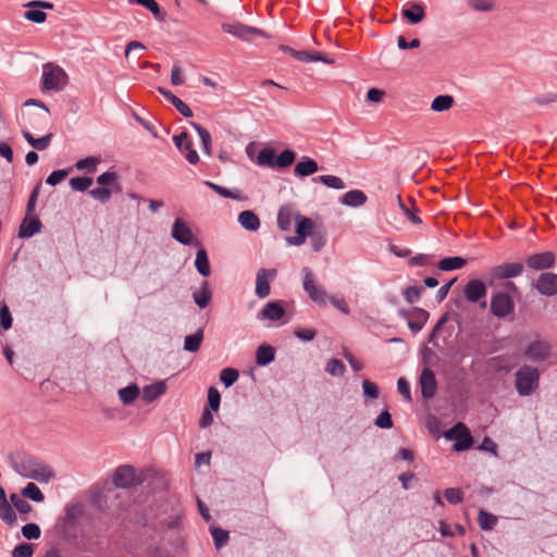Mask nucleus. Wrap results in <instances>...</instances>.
Listing matches in <instances>:
<instances>
[{
  "label": "nucleus",
  "mask_w": 557,
  "mask_h": 557,
  "mask_svg": "<svg viewBox=\"0 0 557 557\" xmlns=\"http://www.w3.org/2000/svg\"><path fill=\"white\" fill-rule=\"evenodd\" d=\"M94 181L91 177H72L70 180V186L75 191H85L87 190L91 185Z\"/></svg>",
  "instance_id": "43"
},
{
  "label": "nucleus",
  "mask_w": 557,
  "mask_h": 557,
  "mask_svg": "<svg viewBox=\"0 0 557 557\" xmlns=\"http://www.w3.org/2000/svg\"><path fill=\"white\" fill-rule=\"evenodd\" d=\"M276 153L273 148H263L257 156L256 163L260 166L275 168Z\"/></svg>",
  "instance_id": "32"
},
{
  "label": "nucleus",
  "mask_w": 557,
  "mask_h": 557,
  "mask_svg": "<svg viewBox=\"0 0 557 557\" xmlns=\"http://www.w3.org/2000/svg\"><path fill=\"white\" fill-rule=\"evenodd\" d=\"M444 495H445V498L450 504H455V505L461 503L463 499V494L460 488H455V487L446 488Z\"/></svg>",
  "instance_id": "55"
},
{
  "label": "nucleus",
  "mask_w": 557,
  "mask_h": 557,
  "mask_svg": "<svg viewBox=\"0 0 557 557\" xmlns=\"http://www.w3.org/2000/svg\"><path fill=\"white\" fill-rule=\"evenodd\" d=\"M100 162V158L98 157H87L85 159H81L75 163V168L79 171L86 170L88 173H95L96 166Z\"/></svg>",
  "instance_id": "40"
},
{
  "label": "nucleus",
  "mask_w": 557,
  "mask_h": 557,
  "mask_svg": "<svg viewBox=\"0 0 557 557\" xmlns=\"http://www.w3.org/2000/svg\"><path fill=\"white\" fill-rule=\"evenodd\" d=\"M403 15L410 23L418 24L424 18L425 12L422 4L411 3L410 8L403 9Z\"/></svg>",
  "instance_id": "29"
},
{
  "label": "nucleus",
  "mask_w": 557,
  "mask_h": 557,
  "mask_svg": "<svg viewBox=\"0 0 557 557\" xmlns=\"http://www.w3.org/2000/svg\"><path fill=\"white\" fill-rule=\"evenodd\" d=\"M12 467L20 475L40 483H48L54 478L53 471L47 465L22 454H17L12 458Z\"/></svg>",
  "instance_id": "1"
},
{
  "label": "nucleus",
  "mask_w": 557,
  "mask_h": 557,
  "mask_svg": "<svg viewBox=\"0 0 557 557\" xmlns=\"http://www.w3.org/2000/svg\"><path fill=\"white\" fill-rule=\"evenodd\" d=\"M296 154L293 150L285 149L276 156L275 168H287L294 163Z\"/></svg>",
  "instance_id": "42"
},
{
  "label": "nucleus",
  "mask_w": 557,
  "mask_h": 557,
  "mask_svg": "<svg viewBox=\"0 0 557 557\" xmlns=\"http://www.w3.org/2000/svg\"><path fill=\"white\" fill-rule=\"evenodd\" d=\"M421 292H422L421 287H417V286L408 287L404 292L405 299L409 304H413L419 300V298L421 296Z\"/></svg>",
  "instance_id": "64"
},
{
  "label": "nucleus",
  "mask_w": 557,
  "mask_h": 557,
  "mask_svg": "<svg viewBox=\"0 0 557 557\" xmlns=\"http://www.w3.org/2000/svg\"><path fill=\"white\" fill-rule=\"evenodd\" d=\"M275 350L270 345H261L256 351V363L265 367L274 360Z\"/></svg>",
  "instance_id": "28"
},
{
  "label": "nucleus",
  "mask_w": 557,
  "mask_h": 557,
  "mask_svg": "<svg viewBox=\"0 0 557 557\" xmlns=\"http://www.w3.org/2000/svg\"><path fill=\"white\" fill-rule=\"evenodd\" d=\"M222 29L225 33L245 41L249 40L251 36L267 37V34L262 29L242 23H223Z\"/></svg>",
  "instance_id": "8"
},
{
  "label": "nucleus",
  "mask_w": 557,
  "mask_h": 557,
  "mask_svg": "<svg viewBox=\"0 0 557 557\" xmlns=\"http://www.w3.org/2000/svg\"><path fill=\"white\" fill-rule=\"evenodd\" d=\"M374 423L381 429H391L393 426L391 413L386 410L382 411L375 419Z\"/></svg>",
  "instance_id": "61"
},
{
  "label": "nucleus",
  "mask_w": 557,
  "mask_h": 557,
  "mask_svg": "<svg viewBox=\"0 0 557 557\" xmlns=\"http://www.w3.org/2000/svg\"><path fill=\"white\" fill-rule=\"evenodd\" d=\"M128 2L147 8L156 17L160 14V7L154 0H128Z\"/></svg>",
  "instance_id": "59"
},
{
  "label": "nucleus",
  "mask_w": 557,
  "mask_h": 557,
  "mask_svg": "<svg viewBox=\"0 0 557 557\" xmlns=\"http://www.w3.org/2000/svg\"><path fill=\"white\" fill-rule=\"evenodd\" d=\"M314 182H320L329 188L333 189H344L345 183L343 180L335 175H321L313 178Z\"/></svg>",
  "instance_id": "36"
},
{
  "label": "nucleus",
  "mask_w": 557,
  "mask_h": 557,
  "mask_svg": "<svg viewBox=\"0 0 557 557\" xmlns=\"http://www.w3.org/2000/svg\"><path fill=\"white\" fill-rule=\"evenodd\" d=\"M341 202L347 207H361L367 202V195L359 189L347 191Z\"/></svg>",
  "instance_id": "25"
},
{
  "label": "nucleus",
  "mask_w": 557,
  "mask_h": 557,
  "mask_svg": "<svg viewBox=\"0 0 557 557\" xmlns=\"http://www.w3.org/2000/svg\"><path fill=\"white\" fill-rule=\"evenodd\" d=\"M325 371L332 376H343L346 367L339 359H330L325 366Z\"/></svg>",
  "instance_id": "41"
},
{
  "label": "nucleus",
  "mask_w": 557,
  "mask_h": 557,
  "mask_svg": "<svg viewBox=\"0 0 557 557\" xmlns=\"http://www.w3.org/2000/svg\"><path fill=\"white\" fill-rule=\"evenodd\" d=\"M0 518L9 524L16 520L15 512L7 499L0 502Z\"/></svg>",
  "instance_id": "44"
},
{
  "label": "nucleus",
  "mask_w": 557,
  "mask_h": 557,
  "mask_svg": "<svg viewBox=\"0 0 557 557\" xmlns=\"http://www.w3.org/2000/svg\"><path fill=\"white\" fill-rule=\"evenodd\" d=\"M211 298L212 290L208 281H203L200 288L193 293V299L200 309L208 307Z\"/></svg>",
  "instance_id": "21"
},
{
  "label": "nucleus",
  "mask_w": 557,
  "mask_h": 557,
  "mask_svg": "<svg viewBox=\"0 0 557 557\" xmlns=\"http://www.w3.org/2000/svg\"><path fill=\"white\" fill-rule=\"evenodd\" d=\"M203 339V331L200 329L191 335H187L184 341V349L190 352L199 350Z\"/></svg>",
  "instance_id": "34"
},
{
  "label": "nucleus",
  "mask_w": 557,
  "mask_h": 557,
  "mask_svg": "<svg viewBox=\"0 0 557 557\" xmlns=\"http://www.w3.org/2000/svg\"><path fill=\"white\" fill-rule=\"evenodd\" d=\"M117 395L123 405H131L140 395V389L136 383H131L126 387L120 388Z\"/></svg>",
  "instance_id": "27"
},
{
  "label": "nucleus",
  "mask_w": 557,
  "mask_h": 557,
  "mask_svg": "<svg viewBox=\"0 0 557 557\" xmlns=\"http://www.w3.org/2000/svg\"><path fill=\"white\" fill-rule=\"evenodd\" d=\"M41 82L44 90L60 91L66 86L69 76L61 66L47 63L42 67Z\"/></svg>",
  "instance_id": "3"
},
{
  "label": "nucleus",
  "mask_w": 557,
  "mask_h": 557,
  "mask_svg": "<svg viewBox=\"0 0 557 557\" xmlns=\"http://www.w3.org/2000/svg\"><path fill=\"white\" fill-rule=\"evenodd\" d=\"M454 106V98L449 95H440L431 103V109L435 112H444Z\"/></svg>",
  "instance_id": "35"
},
{
  "label": "nucleus",
  "mask_w": 557,
  "mask_h": 557,
  "mask_svg": "<svg viewBox=\"0 0 557 557\" xmlns=\"http://www.w3.org/2000/svg\"><path fill=\"white\" fill-rule=\"evenodd\" d=\"M516 389L520 396L532 395L540 385V372L531 366H523L516 372Z\"/></svg>",
  "instance_id": "2"
},
{
  "label": "nucleus",
  "mask_w": 557,
  "mask_h": 557,
  "mask_svg": "<svg viewBox=\"0 0 557 557\" xmlns=\"http://www.w3.org/2000/svg\"><path fill=\"white\" fill-rule=\"evenodd\" d=\"M293 213L289 208H281L277 214V225L282 231H288L292 226Z\"/></svg>",
  "instance_id": "39"
},
{
  "label": "nucleus",
  "mask_w": 557,
  "mask_h": 557,
  "mask_svg": "<svg viewBox=\"0 0 557 557\" xmlns=\"http://www.w3.org/2000/svg\"><path fill=\"white\" fill-rule=\"evenodd\" d=\"M419 382L422 397L425 399L432 398L436 392V380L434 372L429 368H424L421 372Z\"/></svg>",
  "instance_id": "17"
},
{
  "label": "nucleus",
  "mask_w": 557,
  "mask_h": 557,
  "mask_svg": "<svg viewBox=\"0 0 557 557\" xmlns=\"http://www.w3.org/2000/svg\"><path fill=\"white\" fill-rule=\"evenodd\" d=\"M12 505L21 512L28 513L32 510V506L21 496L16 494H12L11 497Z\"/></svg>",
  "instance_id": "52"
},
{
  "label": "nucleus",
  "mask_w": 557,
  "mask_h": 557,
  "mask_svg": "<svg viewBox=\"0 0 557 557\" xmlns=\"http://www.w3.org/2000/svg\"><path fill=\"white\" fill-rule=\"evenodd\" d=\"M238 371L232 368H225L220 373V381L226 386H232L238 379Z\"/></svg>",
  "instance_id": "46"
},
{
  "label": "nucleus",
  "mask_w": 557,
  "mask_h": 557,
  "mask_svg": "<svg viewBox=\"0 0 557 557\" xmlns=\"http://www.w3.org/2000/svg\"><path fill=\"white\" fill-rule=\"evenodd\" d=\"M69 175V171L67 170H57V171H53L46 180V183L51 185V186H55L58 185L59 183H61L63 180H65V177Z\"/></svg>",
  "instance_id": "60"
},
{
  "label": "nucleus",
  "mask_w": 557,
  "mask_h": 557,
  "mask_svg": "<svg viewBox=\"0 0 557 557\" xmlns=\"http://www.w3.org/2000/svg\"><path fill=\"white\" fill-rule=\"evenodd\" d=\"M319 166L317 161L309 157H302L301 160L295 165L294 174L298 177L309 176L318 172Z\"/></svg>",
  "instance_id": "22"
},
{
  "label": "nucleus",
  "mask_w": 557,
  "mask_h": 557,
  "mask_svg": "<svg viewBox=\"0 0 557 557\" xmlns=\"http://www.w3.org/2000/svg\"><path fill=\"white\" fill-rule=\"evenodd\" d=\"M524 271V265L521 262H506L494 267L491 270V275L495 280H508L520 276Z\"/></svg>",
  "instance_id": "12"
},
{
  "label": "nucleus",
  "mask_w": 557,
  "mask_h": 557,
  "mask_svg": "<svg viewBox=\"0 0 557 557\" xmlns=\"http://www.w3.org/2000/svg\"><path fill=\"white\" fill-rule=\"evenodd\" d=\"M418 318L421 320L420 322L408 321V326L413 333H418L422 330L424 322L426 321L429 313L423 309H418Z\"/></svg>",
  "instance_id": "53"
},
{
  "label": "nucleus",
  "mask_w": 557,
  "mask_h": 557,
  "mask_svg": "<svg viewBox=\"0 0 557 557\" xmlns=\"http://www.w3.org/2000/svg\"><path fill=\"white\" fill-rule=\"evenodd\" d=\"M22 534L27 540H37L40 537L41 531L36 523H26L22 528Z\"/></svg>",
  "instance_id": "51"
},
{
  "label": "nucleus",
  "mask_w": 557,
  "mask_h": 557,
  "mask_svg": "<svg viewBox=\"0 0 557 557\" xmlns=\"http://www.w3.org/2000/svg\"><path fill=\"white\" fill-rule=\"evenodd\" d=\"M487 288L485 284L478 278L470 280L463 289V294L466 299L469 302H478L480 299L484 298L486 296Z\"/></svg>",
  "instance_id": "16"
},
{
  "label": "nucleus",
  "mask_w": 557,
  "mask_h": 557,
  "mask_svg": "<svg viewBox=\"0 0 557 557\" xmlns=\"http://www.w3.org/2000/svg\"><path fill=\"white\" fill-rule=\"evenodd\" d=\"M552 346L546 341L536 339L528 345L524 357L533 362L545 361L550 355Z\"/></svg>",
  "instance_id": "9"
},
{
  "label": "nucleus",
  "mask_w": 557,
  "mask_h": 557,
  "mask_svg": "<svg viewBox=\"0 0 557 557\" xmlns=\"http://www.w3.org/2000/svg\"><path fill=\"white\" fill-rule=\"evenodd\" d=\"M173 141L177 149L185 153V158L190 164H196L199 161V156L193 148V141L190 140L187 133L183 132L178 135H175L173 137Z\"/></svg>",
  "instance_id": "14"
},
{
  "label": "nucleus",
  "mask_w": 557,
  "mask_h": 557,
  "mask_svg": "<svg viewBox=\"0 0 557 557\" xmlns=\"http://www.w3.org/2000/svg\"><path fill=\"white\" fill-rule=\"evenodd\" d=\"M33 554V546L26 543L18 544L13 550V557H32Z\"/></svg>",
  "instance_id": "62"
},
{
  "label": "nucleus",
  "mask_w": 557,
  "mask_h": 557,
  "mask_svg": "<svg viewBox=\"0 0 557 557\" xmlns=\"http://www.w3.org/2000/svg\"><path fill=\"white\" fill-rule=\"evenodd\" d=\"M211 535L216 548L223 547L228 541V532L221 528L211 529Z\"/></svg>",
  "instance_id": "49"
},
{
  "label": "nucleus",
  "mask_w": 557,
  "mask_h": 557,
  "mask_svg": "<svg viewBox=\"0 0 557 557\" xmlns=\"http://www.w3.org/2000/svg\"><path fill=\"white\" fill-rule=\"evenodd\" d=\"M171 236L178 243L187 246L200 247L201 243L195 237L189 224L181 219L176 218L171 230Z\"/></svg>",
  "instance_id": "5"
},
{
  "label": "nucleus",
  "mask_w": 557,
  "mask_h": 557,
  "mask_svg": "<svg viewBox=\"0 0 557 557\" xmlns=\"http://www.w3.org/2000/svg\"><path fill=\"white\" fill-rule=\"evenodd\" d=\"M23 137L26 139V141L35 149L37 150H45L47 149L52 139V134L49 133L40 138H35L28 131H22Z\"/></svg>",
  "instance_id": "30"
},
{
  "label": "nucleus",
  "mask_w": 557,
  "mask_h": 557,
  "mask_svg": "<svg viewBox=\"0 0 557 557\" xmlns=\"http://www.w3.org/2000/svg\"><path fill=\"white\" fill-rule=\"evenodd\" d=\"M515 310V302L507 293H495L491 299V311L497 318H505Z\"/></svg>",
  "instance_id": "7"
},
{
  "label": "nucleus",
  "mask_w": 557,
  "mask_h": 557,
  "mask_svg": "<svg viewBox=\"0 0 557 557\" xmlns=\"http://www.w3.org/2000/svg\"><path fill=\"white\" fill-rule=\"evenodd\" d=\"M276 276V270L260 269L256 277V295L265 298L270 295V281Z\"/></svg>",
  "instance_id": "15"
},
{
  "label": "nucleus",
  "mask_w": 557,
  "mask_h": 557,
  "mask_svg": "<svg viewBox=\"0 0 557 557\" xmlns=\"http://www.w3.org/2000/svg\"><path fill=\"white\" fill-rule=\"evenodd\" d=\"M310 243L313 251H320L326 244V237L323 233L314 232L310 236Z\"/></svg>",
  "instance_id": "54"
},
{
  "label": "nucleus",
  "mask_w": 557,
  "mask_h": 557,
  "mask_svg": "<svg viewBox=\"0 0 557 557\" xmlns=\"http://www.w3.org/2000/svg\"><path fill=\"white\" fill-rule=\"evenodd\" d=\"M478 521H479V525L481 527L482 530L490 531L497 523V518L494 515H492L483 509H480Z\"/></svg>",
  "instance_id": "38"
},
{
  "label": "nucleus",
  "mask_w": 557,
  "mask_h": 557,
  "mask_svg": "<svg viewBox=\"0 0 557 557\" xmlns=\"http://www.w3.org/2000/svg\"><path fill=\"white\" fill-rule=\"evenodd\" d=\"M41 230V222L38 216L24 218L18 228V236L21 238H29Z\"/></svg>",
  "instance_id": "19"
},
{
  "label": "nucleus",
  "mask_w": 557,
  "mask_h": 557,
  "mask_svg": "<svg viewBox=\"0 0 557 557\" xmlns=\"http://www.w3.org/2000/svg\"><path fill=\"white\" fill-rule=\"evenodd\" d=\"M165 392H166L165 382L158 381L153 384L146 385L143 388L141 397L146 404H150V403L157 400L158 398H160L162 395H164Z\"/></svg>",
  "instance_id": "20"
},
{
  "label": "nucleus",
  "mask_w": 557,
  "mask_h": 557,
  "mask_svg": "<svg viewBox=\"0 0 557 557\" xmlns=\"http://www.w3.org/2000/svg\"><path fill=\"white\" fill-rule=\"evenodd\" d=\"M302 274L304 289L308 294L309 298L317 304L325 305L329 297L325 290L315 283L312 271L306 267L302 269Z\"/></svg>",
  "instance_id": "6"
},
{
  "label": "nucleus",
  "mask_w": 557,
  "mask_h": 557,
  "mask_svg": "<svg viewBox=\"0 0 557 557\" xmlns=\"http://www.w3.org/2000/svg\"><path fill=\"white\" fill-rule=\"evenodd\" d=\"M469 5L480 12H488L493 10L495 0H468Z\"/></svg>",
  "instance_id": "50"
},
{
  "label": "nucleus",
  "mask_w": 557,
  "mask_h": 557,
  "mask_svg": "<svg viewBox=\"0 0 557 557\" xmlns=\"http://www.w3.org/2000/svg\"><path fill=\"white\" fill-rule=\"evenodd\" d=\"M197 248L198 251L196 253L195 267L200 275L208 277L211 273L208 253L202 245Z\"/></svg>",
  "instance_id": "24"
},
{
  "label": "nucleus",
  "mask_w": 557,
  "mask_h": 557,
  "mask_svg": "<svg viewBox=\"0 0 557 557\" xmlns=\"http://www.w3.org/2000/svg\"><path fill=\"white\" fill-rule=\"evenodd\" d=\"M447 440L455 441L454 450L462 451L469 449L473 444V438L469 429L462 422H458L445 433Z\"/></svg>",
  "instance_id": "4"
},
{
  "label": "nucleus",
  "mask_w": 557,
  "mask_h": 557,
  "mask_svg": "<svg viewBox=\"0 0 557 557\" xmlns=\"http://www.w3.org/2000/svg\"><path fill=\"white\" fill-rule=\"evenodd\" d=\"M295 219H296V233L297 234L308 237L314 233L313 222L310 218H306V216H301L300 214H297Z\"/></svg>",
  "instance_id": "33"
},
{
  "label": "nucleus",
  "mask_w": 557,
  "mask_h": 557,
  "mask_svg": "<svg viewBox=\"0 0 557 557\" xmlns=\"http://www.w3.org/2000/svg\"><path fill=\"white\" fill-rule=\"evenodd\" d=\"M24 17L34 23H44L47 18V14L39 8H28L24 13Z\"/></svg>",
  "instance_id": "48"
},
{
  "label": "nucleus",
  "mask_w": 557,
  "mask_h": 557,
  "mask_svg": "<svg viewBox=\"0 0 557 557\" xmlns=\"http://www.w3.org/2000/svg\"><path fill=\"white\" fill-rule=\"evenodd\" d=\"M90 195L100 202H107L111 197V190L107 187H97L90 190Z\"/></svg>",
  "instance_id": "58"
},
{
  "label": "nucleus",
  "mask_w": 557,
  "mask_h": 557,
  "mask_svg": "<svg viewBox=\"0 0 557 557\" xmlns=\"http://www.w3.org/2000/svg\"><path fill=\"white\" fill-rule=\"evenodd\" d=\"M534 287L544 296L552 297L557 295V274L544 272L539 275Z\"/></svg>",
  "instance_id": "13"
},
{
  "label": "nucleus",
  "mask_w": 557,
  "mask_h": 557,
  "mask_svg": "<svg viewBox=\"0 0 557 557\" xmlns=\"http://www.w3.org/2000/svg\"><path fill=\"white\" fill-rule=\"evenodd\" d=\"M22 496L37 503H40L45 499V496L40 488L35 483L32 482L26 484V486L22 490Z\"/></svg>",
  "instance_id": "37"
},
{
  "label": "nucleus",
  "mask_w": 557,
  "mask_h": 557,
  "mask_svg": "<svg viewBox=\"0 0 557 557\" xmlns=\"http://www.w3.org/2000/svg\"><path fill=\"white\" fill-rule=\"evenodd\" d=\"M362 389H363V395L367 398L375 399V398L379 397V388H377V386L373 382H371L369 380H364L363 381Z\"/></svg>",
  "instance_id": "57"
},
{
  "label": "nucleus",
  "mask_w": 557,
  "mask_h": 557,
  "mask_svg": "<svg viewBox=\"0 0 557 557\" xmlns=\"http://www.w3.org/2000/svg\"><path fill=\"white\" fill-rule=\"evenodd\" d=\"M112 481L116 487L121 488H128L139 483L135 469L132 466L117 467L114 471Z\"/></svg>",
  "instance_id": "11"
},
{
  "label": "nucleus",
  "mask_w": 557,
  "mask_h": 557,
  "mask_svg": "<svg viewBox=\"0 0 557 557\" xmlns=\"http://www.w3.org/2000/svg\"><path fill=\"white\" fill-rule=\"evenodd\" d=\"M0 323L3 330H9L12 326V317L7 305L0 307Z\"/></svg>",
  "instance_id": "63"
},
{
  "label": "nucleus",
  "mask_w": 557,
  "mask_h": 557,
  "mask_svg": "<svg viewBox=\"0 0 557 557\" xmlns=\"http://www.w3.org/2000/svg\"><path fill=\"white\" fill-rule=\"evenodd\" d=\"M221 396L216 388L210 387L208 389V405L211 410L218 411L220 407Z\"/></svg>",
  "instance_id": "56"
},
{
  "label": "nucleus",
  "mask_w": 557,
  "mask_h": 557,
  "mask_svg": "<svg viewBox=\"0 0 557 557\" xmlns=\"http://www.w3.org/2000/svg\"><path fill=\"white\" fill-rule=\"evenodd\" d=\"M238 222L247 231L255 232L260 227V220L258 215L250 210L240 212L238 215Z\"/></svg>",
  "instance_id": "26"
},
{
  "label": "nucleus",
  "mask_w": 557,
  "mask_h": 557,
  "mask_svg": "<svg viewBox=\"0 0 557 557\" xmlns=\"http://www.w3.org/2000/svg\"><path fill=\"white\" fill-rule=\"evenodd\" d=\"M158 91L164 96L174 107L175 109L185 117L193 116L191 109L180 98H177L175 95H173L170 90L159 87Z\"/></svg>",
  "instance_id": "23"
},
{
  "label": "nucleus",
  "mask_w": 557,
  "mask_h": 557,
  "mask_svg": "<svg viewBox=\"0 0 557 557\" xmlns=\"http://www.w3.org/2000/svg\"><path fill=\"white\" fill-rule=\"evenodd\" d=\"M205 185H207L208 187H210L211 189H213L216 194H219L220 196L224 197V198H230V199H240V196L233 191V190H230L225 187H222L218 184H214L212 182H209V181H206L205 182Z\"/></svg>",
  "instance_id": "47"
},
{
  "label": "nucleus",
  "mask_w": 557,
  "mask_h": 557,
  "mask_svg": "<svg viewBox=\"0 0 557 557\" xmlns=\"http://www.w3.org/2000/svg\"><path fill=\"white\" fill-rule=\"evenodd\" d=\"M556 262V255L553 251H544L530 255L527 260V267L534 271H544L552 269Z\"/></svg>",
  "instance_id": "10"
},
{
  "label": "nucleus",
  "mask_w": 557,
  "mask_h": 557,
  "mask_svg": "<svg viewBox=\"0 0 557 557\" xmlns=\"http://www.w3.org/2000/svg\"><path fill=\"white\" fill-rule=\"evenodd\" d=\"M467 260L462 257H445L440 260L437 267L442 271H454L463 268Z\"/></svg>",
  "instance_id": "31"
},
{
  "label": "nucleus",
  "mask_w": 557,
  "mask_h": 557,
  "mask_svg": "<svg viewBox=\"0 0 557 557\" xmlns=\"http://www.w3.org/2000/svg\"><path fill=\"white\" fill-rule=\"evenodd\" d=\"M285 314V309L280 301L268 302L258 313L259 320L278 321Z\"/></svg>",
  "instance_id": "18"
},
{
  "label": "nucleus",
  "mask_w": 557,
  "mask_h": 557,
  "mask_svg": "<svg viewBox=\"0 0 557 557\" xmlns=\"http://www.w3.org/2000/svg\"><path fill=\"white\" fill-rule=\"evenodd\" d=\"M193 127L196 129V132L198 133V135L201 139L203 151L206 153L210 154V147H211L210 133L205 127H202L201 125L196 124V123H193Z\"/></svg>",
  "instance_id": "45"
}]
</instances>
